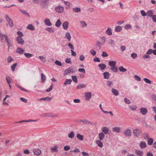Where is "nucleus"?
<instances>
[{
  "label": "nucleus",
  "instance_id": "bf43d9fd",
  "mask_svg": "<svg viewBox=\"0 0 156 156\" xmlns=\"http://www.w3.org/2000/svg\"><path fill=\"white\" fill-rule=\"evenodd\" d=\"M17 34L19 35L18 37H22L23 36V33L20 31H18L17 32Z\"/></svg>",
  "mask_w": 156,
  "mask_h": 156
},
{
  "label": "nucleus",
  "instance_id": "2f4dec72",
  "mask_svg": "<svg viewBox=\"0 0 156 156\" xmlns=\"http://www.w3.org/2000/svg\"><path fill=\"white\" fill-rule=\"evenodd\" d=\"M122 27L118 26L116 27L115 29V30L116 32H120L122 30Z\"/></svg>",
  "mask_w": 156,
  "mask_h": 156
},
{
  "label": "nucleus",
  "instance_id": "b1692460",
  "mask_svg": "<svg viewBox=\"0 0 156 156\" xmlns=\"http://www.w3.org/2000/svg\"><path fill=\"white\" fill-rule=\"evenodd\" d=\"M104 79H108L109 77V73L108 72H106L103 73Z\"/></svg>",
  "mask_w": 156,
  "mask_h": 156
},
{
  "label": "nucleus",
  "instance_id": "72a5a7b5",
  "mask_svg": "<svg viewBox=\"0 0 156 156\" xmlns=\"http://www.w3.org/2000/svg\"><path fill=\"white\" fill-rule=\"evenodd\" d=\"M77 138L80 140H83V135L80 134H78L76 135Z\"/></svg>",
  "mask_w": 156,
  "mask_h": 156
},
{
  "label": "nucleus",
  "instance_id": "aec40b11",
  "mask_svg": "<svg viewBox=\"0 0 156 156\" xmlns=\"http://www.w3.org/2000/svg\"><path fill=\"white\" fill-rule=\"evenodd\" d=\"M81 9L79 7L74 8H73V11L74 12L78 13L81 12Z\"/></svg>",
  "mask_w": 156,
  "mask_h": 156
},
{
  "label": "nucleus",
  "instance_id": "ddd939ff",
  "mask_svg": "<svg viewBox=\"0 0 156 156\" xmlns=\"http://www.w3.org/2000/svg\"><path fill=\"white\" fill-rule=\"evenodd\" d=\"M62 27L65 30H67L68 28L69 23L68 22L66 21L63 23L62 24Z\"/></svg>",
  "mask_w": 156,
  "mask_h": 156
},
{
  "label": "nucleus",
  "instance_id": "bb28decb",
  "mask_svg": "<svg viewBox=\"0 0 156 156\" xmlns=\"http://www.w3.org/2000/svg\"><path fill=\"white\" fill-rule=\"evenodd\" d=\"M135 153L136 154L139 156H142L143 155V152L140 150H136L135 151Z\"/></svg>",
  "mask_w": 156,
  "mask_h": 156
},
{
  "label": "nucleus",
  "instance_id": "4be33fe9",
  "mask_svg": "<svg viewBox=\"0 0 156 156\" xmlns=\"http://www.w3.org/2000/svg\"><path fill=\"white\" fill-rule=\"evenodd\" d=\"M98 66L100 69L101 70H103L106 67V65L103 64H100L98 65Z\"/></svg>",
  "mask_w": 156,
  "mask_h": 156
},
{
  "label": "nucleus",
  "instance_id": "052dcab7",
  "mask_svg": "<svg viewBox=\"0 0 156 156\" xmlns=\"http://www.w3.org/2000/svg\"><path fill=\"white\" fill-rule=\"evenodd\" d=\"M20 11L22 12V13L23 14L27 16H30V15H29V13H27L26 11L20 10Z\"/></svg>",
  "mask_w": 156,
  "mask_h": 156
},
{
  "label": "nucleus",
  "instance_id": "473e14b6",
  "mask_svg": "<svg viewBox=\"0 0 156 156\" xmlns=\"http://www.w3.org/2000/svg\"><path fill=\"white\" fill-rule=\"evenodd\" d=\"M75 136L74 133L73 131H71L68 135V137L70 138H73Z\"/></svg>",
  "mask_w": 156,
  "mask_h": 156
},
{
  "label": "nucleus",
  "instance_id": "5701e85b",
  "mask_svg": "<svg viewBox=\"0 0 156 156\" xmlns=\"http://www.w3.org/2000/svg\"><path fill=\"white\" fill-rule=\"evenodd\" d=\"M80 25L82 28L86 27L87 26V23L86 22L83 21H81L80 22Z\"/></svg>",
  "mask_w": 156,
  "mask_h": 156
},
{
  "label": "nucleus",
  "instance_id": "680f3d73",
  "mask_svg": "<svg viewBox=\"0 0 156 156\" xmlns=\"http://www.w3.org/2000/svg\"><path fill=\"white\" fill-rule=\"evenodd\" d=\"M140 13L143 16H145L147 15V13L143 10H141Z\"/></svg>",
  "mask_w": 156,
  "mask_h": 156
},
{
  "label": "nucleus",
  "instance_id": "f03ea898",
  "mask_svg": "<svg viewBox=\"0 0 156 156\" xmlns=\"http://www.w3.org/2000/svg\"><path fill=\"white\" fill-rule=\"evenodd\" d=\"M106 40V38L105 37H99V39L97 41V45L101 47L105 43Z\"/></svg>",
  "mask_w": 156,
  "mask_h": 156
},
{
  "label": "nucleus",
  "instance_id": "6e6d98bb",
  "mask_svg": "<svg viewBox=\"0 0 156 156\" xmlns=\"http://www.w3.org/2000/svg\"><path fill=\"white\" fill-rule=\"evenodd\" d=\"M70 149V147L68 145L64 147V149L65 151H68Z\"/></svg>",
  "mask_w": 156,
  "mask_h": 156
},
{
  "label": "nucleus",
  "instance_id": "39448f33",
  "mask_svg": "<svg viewBox=\"0 0 156 156\" xmlns=\"http://www.w3.org/2000/svg\"><path fill=\"white\" fill-rule=\"evenodd\" d=\"M133 133L136 136H140L141 133V131L139 129H135L133 131Z\"/></svg>",
  "mask_w": 156,
  "mask_h": 156
},
{
  "label": "nucleus",
  "instance_id": "4c0bfd02",
  "mask_svg": "<svg viewBox=\"0 0 156 156\" xmlns=\"http://www.w3.org/2000/svg\"><path fill=\"white\" fill-rule=\"evenodd\" d=\"M107 85L108 87H112L113 85V82L112 81H108Z\"/></svg>",
  "mask_w": 156,
  "mask_h": 156
},
{
  "label": "nucleus",
  "instance_id": "c85d7f7f",
  "mask_svg": "<svg viewBox=\"0 0 156 156\" xmlns=\"http://www.w3.org/2000/svg\"><path fill=\"white\" fill-rule=\"evenodd\" d=\"M72 82V80L71 79H66V81L63 83L64 85H66L67 84H70Z\"/></svg>",
  "mask_w": 156,
  "mask_h": 156
},
{
  "label": "nucleus",
  "instance_id": "f704fd0d",
  "mask_svg": "<svg viewBox=\"0 0 156 156\" xmlns=\"http://www.w3.org/2000/svg\"><path fill=\"white\" fill-rule=\"evenodd\" d=\"M61 24L62 23L61 22L60 20L58 19L56 22L55 24V26L57 27H60V26L61 25Z\"/></svg>",
  "mask_w": 156,
  "mask_h": 156
},
{
  "label": "nucleus",
  "instance_id": "cd10ccee",
  "mask_svg": "<svg viewBox=\"0 0 156 156\" xmlns=\"http://www.w3.org/2000/svg\"><path fill=\"white\" fill-rule=\"evenodd\" d=\"M105 137V134L103 133H100L99 134V140H103Z\"/></svg>",
  "mask_w": 156,
  "mask_h": 156
},
{
  "label": "nucleus",
  "instance_id": "e2e57ef3",
  "mask_svg": "<svg viewBox=\"0 0 156 156\" xmlns=\"http://www.w3.org/2000/svg\"><path fill=\"white\" fill-rule=\"evenodd\" d=\"M52 88H53V84H52L51 85V86H50V87L49 88L46 90V91L47 92H49L52 90Z\"/></svg>",
  "mask_w": 156,
  "mask_h": 156
},
{
  "label": "nucleus",
  "instance_id": "6ab92c4d",
  "mask_svg": "<svg viewBox=\"0 0 156 156\" xmlns=\"http://www.w3.org/2000/svg\"><path fill=\"white\" fill-rule=\"evenodd\" d=\"M34 153L36 155H39L41 154L40 150L38 149H35L33 151Z\"/></svg>",
  "mask_w": 156,
  "mask_h": 156
},
{
  "label": "nucleus",
  "instance_id": "774afa93",
  "mask_svg": "<svg viewBox=\"0 0 156 156\" xmlns=\"http://www.w3.org/2000/svg\"><path fill=\"white\" fill-rule=\"evenodd\" d=\"M143 137L144 139H148V134L147 133H144L143 135Z\"/></svg>",
  "mask_w": 156,
  "mask_h": 156
},
{
  "label": "nucleus",
  "instance_id": "864d4df0",
  "mask_svg": "<svg viewBox=\"0 0 156 156\" xmlns=\"http://www.w3.org/2000/svg\"><path fill=\"white\" fill-rule=\"evenodd\" d=\"M144 80L148 84H151V81L149 79H147L146 78H144Z\"/></svg>",
  "mask_w": 156,
  "mask_h": 156
},
{
  "label": "nucleus",
  "instance_id": "ea45409f",
  "mask_svg": "<svg viewBox=\"0 0 156 156\" xmlns=\"http://www.w3.org/2000/svg\"><path fill=\"white\" fill-rule=\"evenodd\" d=\"M119 70L120 71L122 72H125L126 71V69L122 66L119 67Z\"/></svg>",
  "mask_w": 156,
  "mask_h": 156
},
{
  "label": "nucleus",
  "instance_id": "0e129e2a",
  "mask_svg": "<svg viewBox=\"0 0 156 156\" xmlns=\"http://www.w3.org/2000/svg\"><path fill=\"white\" fill-rule=\"evenodd\" d=\"M55 63L59 66H62V63L61 62L58 60H56L55 62Z\"/></svg>",
  "mask_w": 156,
  "mask_h": 156
},
{
  "label": "nucleus",
  "instance_id": "dca6fc26",
  "mask_svg": "<svg viewBox=\"0 0 156 156\" xmlns=\"http://www.w3.org/2000/svg\"><path fill=\"white\" fill-rule=\"evenodd\" d=\"M51 151L53 152H57L58 151V147L57 146H55L50 148Z\"/></svg>",
  "mask_w": 156,
  "mask_h": 156
},
{
  "label": "nucleus",
  "instance_id": "49530a36",
  "mask_svg": "<svg viewBox=\"0 0 156 156\" xmlns=\"http://www.w3.org/2000/svg\"><path fill=\"white\" fill-rule=\"evenodd\" d=\"M153 14V12L152 11L150 10L148 11L147 13V15L150 17H152Z\"/></svg>",
  "mask_w": 156,
  "mask_h": 156
},
{
  "label": "nucleus",
  "instance_id": "4468645a",
  "mask_svg": "<svg viewBox=\"0 0 156 156\" xmlns=\"http://www.w3.org/2000/svg\"><path fill=\"white\" fill-rule=\"evenodd\" d=\"M65 37L67 39L68 41H71V36L69 32H67L65 34Z\"/></svg>",
  "mask_w": 156,
  "mask_h": 156
},
{
  "label": "nucleus",
  "instance_id": "6e6552de",
  "mask_svg": "<svg viewBox=\"0 0 156 156\" xmlns=\"http://www.w3.org/2000/svg\"><path fill=\"white\" fill-rule=\"evenodd\" d=\"M85 100L87 101H89L91 97V94L90 92H87L85 93Z\"/></svg>",
  "mask_w": 156,
  "mask_h": 156
},
{
  "label": "nucleus",
  "instance_id": "5fc2aeb1",
  "mask_svg": "<svg viewBox=\"0 0 156 156\" xmlns=\"http://www.w3.org/2000/svg\"><path fill=\"white\" fill-rule=\"evenodd\" d=\"M90 53L93 56H94L96 54V52L93 50H91L90 51Z\"/></svg>",
  "mask_w": 156,
  "mask_h": 156
},
{
  "label": "nucleus",
  "instance_id": "4d7b16f0",
  "mask_svg": "<svg viewBox=\"0 0 156 156\" xmlns=\"http://www.w3.org/2000/svg\"><path fill=\"white\" fill-rule=\"evenodd\" d=\"M68 46L71 49V50H74V48L73 46V45L70 43H69L68 44Z\"/></svg>",
  "mask_w": 156,
  "mask_h": 156
},
{
  "label": "nucleus",
  "instance_id": "8fccbe9b",
  "mask_svg": "<svg viewBox=\"0 0 156 156\" xmlns=\"http://www.w3.org/2000/svg\"><path fill=\"white\" fill-rule=\"evenodd\" d=\"M152 100L154 101V102L156 104V95L155 94H153L151 96Z\"/></svg>",
  "mask_w": 156,
  "mask_h": 156
},
{
  "label": "nucleus",
  "instance_id": "7c9ffc66",
  "mask_svg": "<svg viewBox=\"0 0 156 156\" xmlns=\"http://www.w3.org/2000/svg\"><path fill=\"white\" fill-rule=\"evenodd\" d=\"M27 28L28 30H35L34 27L31 24L28 25L27 27Z\"/></svg>",
  "mask_w": 156,
  "mask_h": 156
},
{
  "label": "nucleus",
  "instance_id": "f257e3e1",
  "mask_svg": "<svg viewBox=\"0 0 156 156\" xmlns=\"http://www.w3.org/2000/svg\"><path fill=\"white\" fill-rule=\"evenodd\" d=\"M4 38L9 48L10 46V40L9 39L8 37L6 35L3 34L0 32V41L2 42L4 40Z\"/></svg>",
  "mask_w": 156,
  "mask_h": 156
},
{
  "label": "nucleus",
  "instance_id": "2eb2a0df",
  "mask_svg": "<svg viewBox=\"0 0 156 156\" xmlns=\"http://www.w3.org/2000/svg\"><path fill=\"white\" fill-rule=\"evenodd\" d=\"M101 140H97L96 143L98 146L100 148H102L103 146V144Z\"/></svg>",
  "mask_w": 156,
  "mask_h": 156
},
{
  "label": "nucleus",
  "instance_id": "423d86ee",
  "mask_svg": "<svg viewBox=\"0 0 156 156\" xmlns=\"http://www.w3.org/2000/svg\"><path fill=\"white\" fill-rule=\"evenodd\" d=\"M75 72L72 67H70L68 69H66L64 72V75H67L69 73H74Z\"/></svg>",
  "mask_w": 156,
  "mask_h": 156
},
{
  "label": "nucleus",
  "instance_id": "393cba45",
  "mask_svg": "<svg viewBox=\"0 0 156 156\" xmlns=\"http://www.w3.org/2000/svg\"><path fill=\"white\" fill-rule=\"evenodd\" d=\"M106 33L108 35H111L112 34V30L110 28H108L106 31Z\"/></svg>",
  "mask_w": 156,
  "mask_h": 156
},
{
  "label": "nucleus",
  "instance_id": "603ef678",
  "mask_svg": "<svg viewBox=\"0 0 156 156\" xmlns=\"http://www.w3.org/2000/svg\"><path fill=\"white\" fill-rule=\"evenodd\" d=\"M132 27V26L130 24H127L124 27V28L126 30H128L131 28Z\"/></svg>",
  "mask_w": 156,
  "mask_h": 156
},
{
  "label": "nucleus",
  "instance_id": "a211bd4d",
  "mask_svg": "<svg viewBox=\"0 0 156 156\" xmlns=\"http://www.w3.org/2000/svg\"><path fill=\"white\" fill-rule=\"evenodd\" d=\"M112 130L113 132H115L117 133H119L121 131V129L119 127H115L112 128Z\"/></svg>",
  "mask_w": 156,
  "mask_h": 156
},
{
  "label": "nucleus",
  "instance_id": "37998d69",
  "mask_svg": "<svg viewBox=\"0 0 156 156\" xmlns=\"http://www.w3.org/2000/svg\"><path fill=\"white\" fill-rule=\"evenodd\" d=\"M7 60L8 62H11L12 61L14 60L10 56H8L7 58Z\"/></svg>",
  "mask_w": 156,
  "mask_h": 156
},
{
  "label": "nucleus",
  "instance_id": "58836bf2",
  "mask_svg": "<svg viewBox=\"0 0 156 156\" xmlns=\"http://www.w3.org/2000/svg\"><path fill=\"white\" fill-rule=\"evenodd\" d=\"M153 142V140L152 138H149L148 140L147 144L149 145H151L152 144Z\"/></svg>",
  "mask_w": 156,
  "mask_h": 156
},
{
  "label": "nucleus",
  "instance_id": "13d9d810",
  "mask_svg": "<svg viewBox=\"0 0 156 156\" xmlns=\"http://www.w3.org/2000/svg\"><path fill=\"white\" fill-rule=\"evenodd\" d=\"M124 101L126 103L128 104H129L131 103L130 100L126 98H124Z\"/></svg>",
  "mask_w": 156,
  "mask_h": 156
},
{
  "label": "nucleus",
  "instance_id": "3c124183",
  "mask_svg": "<svg viewBox=\"0 0 156 156\" xmlns=\"http://www.w3.org/2000/svg\"><path fill=\"white\" fill-rule=\"evenodd\" d=\"M131 57L133 59H135L137 56V54L136 53H133L131 54Z\"/></svg>",
  "mask_w": 156,
  "mask_h": 156
},
{
  "label": "nucleus",
  "instance_id": "9b49d317",
  "mask_svg": "<svg viewBox=\"0 0 156 156\" xmlns=\"http://www.w3.org/2000/svg\"><path fill=\"white\" fill-rule=\"evenodd\" d=\"M44 22L45 24L47 26H51L52 25V23L48 18H46L45 19Z\"/></svg>",
  "mask_w": 156,
  "mask_h": 156
},
{
  "label": "nucleus",
  "instance_id": "f3484780",
  "mask_svg": "<svg viewBox=\"0 0 156 156\" xmlns=\"http://www.w3.org/2000/svg\"><path fill=\"white\" fill-rule=\"evenodd\" d=\"M16 52L18 54H22L24 52V50L21 48H18L16 49Z\"/></svg>",
  "mask_w": 156,
  "mask_h": 156
},
{
  "label": "nucleus",
  "instance_id": "69168bd1",
  "mask_svg": "<svg viewBox=\"0 0 156 156\" xmlns=\"http://www.w3.org/2000/svg\"><path fill=\"white\" fill-rule=\"evenodd\" d=\"M102 56L104 57H107L108 56V54L106 51H103Z\"/></svg>",
  "mask_w": 156,
  "mask_h": 156
},
{
  "label": "nucleus",
  "instance_id": "412c9836",
  "mask_svg": "<svg viewBox=\"0 0 156 156\" xmlns=\"http://www.w3.org/2000/svg\"><path fill=\"white\" fill-rule=\"evenodd\" d=\"M109 130L108 128L105 127H103L102 129V131L105 134H107L108 133Z\"/></svg>",
  "mask_w": 156,
  "mask_h": 156
},
{
  "label": "nucleus",
  "instance_id": "79ce46f5",
  "mask_svg": "<svg viewBox=\"0 0 156 156\" xmlns=\"http://www.w3.org/2000/svg\"><path fill=\"white\" fill-rule=\"evenodd\" d=\"M72 79L73 82L75 83H77L78 82L76 76H72Z\"/></svg>",
  "mask_w": 156,
  "mask_h": 156
},
{
  "label": "nucleus",
  "instance_id": "a19ab883",
  "mask_svg": "<svg viewBox=\"0 0 156 156\" xmlns=\"http://www.w3.org/2000/svg\"><path fill=\"white\" fill-rule=\"evenodd\" d=\"M41 79L42 82H44L46 80V76L43 73L41 74Z\"/></svg>",
  "mask_w": 156,
  "mask_h": 156
},
{
  "label": "nucleus",
  "instance_id": "09e8293b",
  "mask_svg": "<svg viewBox=\"0 0 156 156\" xmlns=\"http://www.w3.org/2000/svg\"><path fill=\"white\" fill-rule=\"evenodd\" d=\"M17 64L16 63L12 65L11 66V68L12 70V71H14L15 70V69L17 66Z\"/></svg>",
  "mask_w": 156,
  "mask_h": 156
},
{
  "label": "nucleus",
  "instance_id": "c03bdc74",
  "mask_svg": "<svg viewBox=\"0 0 156 156\" xmlns=\"http://www.w3.org/2000/svg\"><path fill=\"white\" fill-rule=\"evenodd\" d=\"M46 30L50 33H53L54 32V30L51 27L47 28L46 29Z\"/></svg>",
  "mask_w": 156,
  "mask_h": 156
},
{
  "label": "nucleus",
  "instance_id": "c9c22d12",
  "mask_svg": "<svg viewBox=\"0 0 156 156\" xmlns=\"http://www.w3.org/2000/svg\"><path fill=\"white\" fill-rule=\"evenodd\" d=\"M81 122L83 123L86 125L92 124L91 122L88 121L87 120H81Z\"/></svg>",
  "mask_w": 156,
  "mask_h": 156
},
{
  "label": "nucleus",
  "instance_id": "0eeeda50",
  "mask_svg": "<svg viewBox=\"0 0 156 156\" xmlns=\"http://www.w3.org/2000/svg\"><path fill=\"white\" fill-rule=\"evenodd\" d=\"M16 40L17 43L19 44L23 45L24 44V41L22 37H16Z\"/></svg>",
  "mask_w": 156,
  "mask_h": 156
},
{
  "label": "nucleus",
  "instance_id": "a18cd8bd",
  "mask_svg": "<svg viewBox=\"0 0 156 156\" xmlns=\"http://www.w3.org/2000/svg\"><path fill=\"white\" fill-rule=\"evenodd\" d=\"M108 43L112 46L114 45V40L112 39H110L108 40Z\"/></svg>",
  "mask_w": 156,
  "mask_h": 156
},
{
  "label": "nucleus",
  "instance_id": "338daca9",
  "mask_svg": "<svg viewBox=\"0 0 156 156\" xmlns=\"http://www.w3.org/2000/svg\"><path fill=\"white\" fill-rule=\"evenodd\" d=\"M129 108L132 110H136V106H130Z\"/></svg>",
  "mask_w": 156,
  "mask_h": 156
},
{
  "label": "nucleus",
  "instance_id": "e433bc0d",
  "mask_svg": "<svg viewBox=\"0 0 156 156\" xmlns=\"http://www.w3.org/2000/svg\"><path fill=\"white\" fill-rule=\"evenodd\" d=\"M86 87V85L84 84H79L77 87V89H81L83 88H84Z\"/></svg>",
  "mask_w": 156,
  "mask_h": 156
},
{
  "label": "nucleus",
  "instance_id": "c756f323",
  "mask_svg": "<svg viewBox=\"0 0 156 156\" xmlns=\"http://www.w3.org/2000/svg\"><path fill=\"white\" fill-rule=\"evenodd\" d=\"M140 146L141 148H144L146 147V144L145 142L142 141L140 144Z\"/></svg>",
  "mask_w": 156,
  "mask_h": 156
},
{
  "label": "nucleus",
  "instance_id": "de8ad7c7",
  "mask_svg": "<svg viewBox=\"0 0 156 156\" xmlns=\"http://www.w3.org/2000/svg\"><path fill=\"white\" fill-rule=\"evenodd\" d=\"M24 55L27 58H30L33 56L32 54L29 53H24Z\"/></svg>",
  "mask_w": 156,
  "mask_h": 156
},
{
  "label": "nucleus",
  "instance_id": "1a4fd4ad",
  "mask_svg": "<svg viewBox=\"0 0 156 156\" xmlns=\"http://www.w3.org/2000/svg\"><path fill=\"white\" fill-rule=\"evenodd\" d=\"M6 21L8 22L9 25L11 27H12L13 26V22L12 20L8 16L5 18Z\"/></svg>",
  "mask_w": 156,
  "mask_h": 156
},
{
  "label": "nucleus",
  "instance_id": "a878e982",
  "mask_svg": "<svg viewBox=\"0 0 156 156\" xmlns=\"http://www.w3.org/2000/svg\"><path fill=\"white\" fill-rule=\"evenodd\" d=\"M112 92L115 96H117L119 95V91L115 89L112 88Z\"/></svg>",
  "mask_w": 156,
  "mask_h": 156
},
{
  "label": "nucleus",
  "instance_id": "9d476101",
  "mask_svg": "<svg viewBox=\"0 0 156 156\" xmlns=\"http://www.w3.org/2000/svg\"><path fill=\"white\" fill-rule=\"evenodd\" d=\"M64 7H63L59 6L55 8V10L58 13H61L64 10Z\"/></svg>",
  "mask_w": 156,
  "mask_h": 156
},
{
  "label": "nucleus",
  "instance_id": "7ed1b4c3",
  "mask_svg": "<svg viewBox=\"0 0 156 156\" xmlns=\"http://www.w3.org/2000/svg\"><path fill=\"white\" fill-rule=\"evenodd\" d=\"M116 62L114 61H110L108 62L109 65L111 67V69L114 72H116L118 71L117 67H115Z\"/></svg>",
  "mask_w": 156,
  "mask_h": 156
},
{
  "label": "nucleus",
  "instance_id": "20e7f679",
  "mask_svg": "<svg viewBox=\"0 0 156 156\" xmlns=\"http://www.w3.org/2000/svg\"><path fill=\"white\" fill-rule=\"evenodd\" d=\"M123 133L126 136H130L132 134L131 130L128 128L124 130Z\"/></svg>",
  "mask_w": 156,
  "mask_h": 156
},
{
  "label": "nucleus",
  "instance_id": "f8f14e48",
  "mask_svg": "<svg viewBox=\"0 0 156 156\" xmlns=\"http://www.w3.org/2000/svg\"><path fill=\"white\" fill-rule=\"evenodd\" d=\"M140 111L141 113L143 115H146L147 112V108H141L140 109Z\"/></svg>",
  "mask_w": 156,
  "mask_h": 156
}]
</instances>
